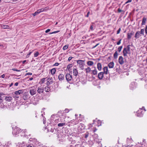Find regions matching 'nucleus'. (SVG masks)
Returning <instances> with one entry per match:
<instances>
[{
    "label": "nucleus",
    "instance_id": "obj_1",
    "mask_svg": "<svg viewBox=\"0 0 147 147\" xmlns=\"http://www.w3.org/2000/svg\"><path fill=\"white\" fill-rule=\"evenodd\" d=\"M130 46L129 45H128L123 49V52L124 56H127V54H131Z\"/></svg>",
    "mask_w": 147,
    "mask_h": 147
},
{
    "label": "nucleus",
    "instance_id": "obj_2",
    "mask_svg": "<svg viewBox=\"0 0 147 147\" xmlns=\"http://www.w3.org/2000/svg\"><path fill=\"white\" fill-rule=\"evenodd\" d=\"M65 78L67 81L69 82H71L72 80H73V81L74 80L75 82L76 81L75 79L72 78V76L69 74H66L65 76ZM77 81V80L76 79V81Z\"/></svg>",
    "mask_w": 147,
    "mask_h": 147
},
{
    "label": "nucleus",
    "instance_id": "obj_3",
    "mask_svg": "<svg viewBox=\"0 0 147 147\" xmlns=\"http://www.w3.org/2000/svg\"><path fill=\"white\" fill-rule=\"evenodd\" d=\"M84 61L81 60H79L77 61V63L78 64L80 67L82 69H83L85 65Z\"/></svg>",
    "mask_w": 147,
    "mask_h": 147
},
{
    "label": "nucleus",
    "instance_id": "obj_4",
    "mask_svg": "<svg viewBox=\"0 0 147 147\" xmlns=\"http://www.w3.org/2000/svg\"><path fill=\"white\" fill-rule=\"evenodd\" d=\"M21 132V129L18 127H16L15 128L13 129L12 133L15 135H16Z\"/></svg>",
    "mask_w": 147,
    "mask_h": 147
},
{
    "label": "nucleus",
    "instance_id": "obj_5",
    "mask_svg": "<svg viewBox=\"0 0 147 147\" xmlns=\"http://www.w3.org/2000/svg\"><path fill=\"white\" fill-rule=\"evenodd\" d=\"M30 93L31 96L35 94L36 93V89L32 88L30 90Z\"/></svg>",
    "mask_w": 147,
    "mask_h": 147
},
{
    "label": "nucleus",
    "instance_id": "obj_6",
    "mask_svg": "<svg viewBox=\"0 0 147 147\" xmlns=\"http://www.w3.org/2000/svg\"><path fill=\"white\" fill-rule=\"evenodd\" d=\"M118 61L120 65L123 64L124 62V61L123 60V58L122 56H120L119 57L118 59Z\"/></svg>",
    "mask_w": 147,
    "mask_h": 147
},
{
    "label": "nucleus",
    "instance_id": "obj_7",
    "mask_svg": "<svg viewBox=\"0 0 147 147\" xmlns=\"http://www.w3.org/2000/svg\"><path fill=\"white\" fill-rule=\"evenodd\" d=\"M44 91V88L42 86H39L38 87L37 90V92H38L40 94L43 92Z\"/></svg>",
    "mask_w": 147,
    "mask_h": 147
},
{
    "label": "nucleus",
    "instance_id": "obj_8",
    "mask_svg": "<svg viewBox=\"0 0 147 147\" xmlns=\"http://www.w3.org/2000/svg\"><path fill=\"white\" fill-rule=\"evenodd\" d=\"M58 79L59 81H61L64 79V76L63 74H60L58 76Z\"/></svg>",
    "mask_w": 147,
    "mask_h": 147
},
{
    "label": "nucleus",
    "instance_id": "obj_9",
    "mask_svg": "<svg viewBox=\"0 0 147 147\" xmlns=\"http://www.w3.org/2000/svg\"><path fill=\"white\" fill-rule=\"evenodd\" d=\"M13 99L11 96H6L5 98V100L7 102H10Z\"/></svg>",
    "mask_w": 147,
    "mask_h": 147
},
{
    "label": "nucleus",
    "instance_id": "obj_10",
    "mask_svg": "<svg viewBox=\"0 0 147 147\" xmlns=\"http://www.w3.org/2000/svg\"><path fill=\"white\" fill-rule=\"evenodd\" d=\"M62 111H59L58 112V115H59V116L60 117H62L63 116H64V117H65V116L66 115L65 113H61Z\"/></svg>",
    "mask_w": 147,
    "mask_h": 147
},
{
    "label": "nucleus",
    "instance_id": "obj_11",
    "mask_svg": "<svg viewBox=\"0 0 147 147\" xmlns=\"http://www.w3.org/2000/svg\"><path fill=\"white\" fill-rule=\"evenodd\" d=\"M23 92L22 90H19L14 92V94L17 95H19Z\"/></svg>",
    "mask_w": 147,
    "mask_h": 147
},
{
    "label": "nucleus",
    "instance_id": "obj_12",
    "mask_svg": "<svg viewBox=\"0 0 147 147\" xmlns=\"http://www.w3.org/2000/svg\"><path fill=\"white\" fill-rule=\"evenodd\" d=\"M104 73L102 72H100L99 73L98 75V78L101 80L102 79L103 77Z\"/></svg>",
    "mask_w": 147,
    "mask_h": 147
},
{
    "label": "nucleus",
    "instance_id": "obj_13",
    "mask_svg": "<svg viewBox=\"0 0 147 147\" xmlns=\"http://www.w3.org/2000/svg\"><path fill=\"white\" fill-rule=\"evenodd\" d=\"M114 64L113 62L110 63L108 65V66L110 68H113L114 66Z\"/></svg>",
    "mask_w": 147,
    "mask_h": 147
},
{
    "label": "nucleus",
    "instance_id": "obj_14",
    "mask_svg": "<svg viewBox=\"0 0 147 147\" xmlns=\"http://www.w3.org/2000/svg\"><path fill=\"white\" fill-rule=\"evenodd\" d=\"M104 70L103 73L105 74H108V69L107 67H105L103 69Z\"/></svg>",
    "mask_w": 147,
    "mask_h": 147
},
{
    "label": "nucleus",
    "instance_id": "obj_15",
    "mask_svg": "<svg viewBox=\"0 0 147 147\" xmlns=\"http://www.w3.org/2000/svg\"><path fill=\"white\" fill-rule=\"evenodd\" d=\"M73 73L74 75L75 76H76L78 74V71L76 68H74L73 70Z\"/></svg>",
    "mask_w": 147,
    "mask_h": 147
},
{
    "label": "nucleus",
    "instance_id": "obj_16",
    "mask_svg": "<svg viewBox=\"0 0 147 147\" xmlns=\"http://www.w3.org/2000/svg\"><path fill=\"white\" fill-rule=\"evenodd\" d=\"M140 34V32L139 31H137L136 33L135 37L136 39L138 38L139 37Z\"/></svg>",
    "mask_w": 147,
    "mask_h": 147
},
{
    "label": "nucleus",
    "instance_id": "obj_17",
    "mask_svg": "<svg viewBox=\"0 0 147 147\" xmlns=\"http://www.w3.org/2000/svg\"><path fill=\"white\" fill-rule=\"evenodd\" d=\"M95 122H97V125L98 126L101 125V121L100 120H97V121H95V120H94L93 121V123H92V124H93L94 123H95Z\"/></svg>",
    "mask_w": 147,
    "mask_h": 147
},
{
    "label": "nucleus",
    "instance_id": "obj_18",
    "mask_svg": "<svg viewBox=\"0 0 147 147\" xmlns=\"http://www.w3.org/2000/svg\"><path fill=\"white\" fill-rule=\"evenodd\" d=\"M97 68L99 70H101L102 69V65L100 63H98L97 65Z\"/></svg>",
    "mask_w": 147,
    "mask_h": 147
},
{
    "label": "nucleus",
    "instance_id": "obj_19",
    "mask_svg": "<svg viewBox=\"0 0 147 147\" xmlns=\"http://www.w3.org/2000/svg\"><path fill=\"white\" fill-rule=\"evenodd\" d=\"M44 89L45 91L47 92H49L50 90V88L48 86L45 87L44 88Z\"/></svg>",
    "mask_w": 147,
    "mask_h": 147
},
{
    "label": "nucleus",
    "instance_id": "obj_20",
    "mask_svg": "<svg viewBox=\"0 0 147 147\" xmlns=\"http://www.w3.org/2000/svg\"><path fill=\"white\" fill-rule=\"evenodd\" d=\"M146 20V18L145 17H144L142 19V22L141 24L142 25L145 24Z\"/></svg>",
    "mask_w": 147,
    "mask_h": 147
},
{
    "label": "nucleus",
    "instance_id": "obj_21",
    "mask_svg": "<svg viewBox=\"0 0 147 147\" xmlns=\"http://www.w3.org/2000/svg\"><path fill=\"white\" fill-rule=\"evenodd\" d=\"M56 72V69L55 68H53L51 70L50 72L52 75L55 74Z\"/></svg>",
    "mask_w": 147,
    "mask_h": 147
},
{
    "label": "nucleus",
    "instance_id": "obj_22",
    "mask_svg": "<svg viewBox=\"0 0 147 147\" xmlns=\"http://www.w3.org/2000/svg\"><path fill=\"white\" fill-rule=\"evenodd\" d=\"M65 125H66L65 123H59L57 125L58 127H61Z\"/></svg>",
    "mask_w": 147,
    "mask_h": 147
},
{
    "label": "nucleus",
    "instance_id": "obj_23",
    "mask_svg": "<svg viewBox=\"0 0 147 147\" xmlns=\"http://www.w3.org/2000/svg\"><path fill=\"white\" fill-rule=\"evenodd\" d=\"M118 55V54L117 53V51H116L114 54L113 56L114 58L115 59H117V57Z\"/></svg>",
    "mask_w": 147,
    "mask_h": 147
},
{
    "label": "nucleus",
    "instance_id": "obj_24",
    "mask_svg": "<svg viewBox=\"0 0 147 147\" xmlns=\"http://www.w3.org/2000/svg\"><path fill=\"white\" fill-rule=\"evenodd\" d=\"M86 73H89L91 71V68L88 67L86 69Z\"/></svg>",
    "mask_w": 147,
    "mask_h": 147
},
{
    "label": "nucleus",
    "instance_id": "obj_25",
    "mask_svg": "<svg viewBox=\"0 0 147 147\" xmlns=\"http://www.w3.org/2000/svg\"><path fill=\"white\" fill-rule=\"evenodd\" d=\"M72 64H70L67 66V69L68 70L70 71L71 70L70 68L72 67Z\"/></svg>",
    "mask_w": 147,
    "mask_h": 147
},
{
    "label": "nucleus",
    "instance_id": "obj_26",
    "mask_svg": "<svg viewBox=\"0 0 147 147\" xmlns=\"http://www.w3.org/2000/svg\"><path fill=\"white\" fill-rule=\"evenodd\" d=\"M98 135L96 134H94V141H96V142L97 141V139H98Z\"/></svg>",
    "mask_w": 147,
    "mask_h": 147
},
{
    "label": "nucleus",
    "instance_id": "obj_27",
    "mask_svg": "<svg viewBox=\"0 0 147 147\" xmlns=\"http://www.w3.org/2000/svg\"><path fill=\"white\" fill-rule=\"evenodd\" d=\"M94 69L92 70V74L94 75L96 74H97V70L94 67Z\"/></svg>",
    "mask_w": 147,
    "mask_h": 147
},
{
    "label": "nucleus",
    "instance_id": "obj_28",
    "mask_svg": "<svg viewBox=\"0 0 147 147\" xmlns=\"http://www.w3.org/2000/svg\"><path fill=\"white\" fill-rule=\"evenodd\" d=\"M1 27L3 29H7L9 27V26L6 25H2L1 26Z\"/></svg>",
    "mask_w": 147,
    "mask_h": 147
},
{
    "label": "nucleus",
    "instance_id": "obj_29",
    "mask_svg": "<svg viewBox=\"0 0 147 147\" xmlns=\"http://www.w3.org/2000/svg\"><path fill=\"white\" fill-rule=\"evenodd\" d=\"M33 51L34 50H33L32 51L30 52L29 53L26 55V57L27 58H28L30 54L33 52Z\"/></svg>",
    "mask_w": 147,
    "mask_h": 147
},
{
    "label": "nucleus",
    "instance_id": "obj_30",
    "mask_svg": "<svg viewBox=\"0 0 147 147\" xmlns=\"http://www.w3.org/2000/svg\"><path fill=\"white\" fill-rule=\"evenodd\" d=\"M144 29H141L140 32V34L143 35H144Z\"/></svg>",
    "mask_w": 147,
    "mask_h": 147
},
{
    "label": "nucleus",
    "instance_id": "obj_31",
    "mask_svg": "<svg viewBox=\"0 0 147 147\" xmlns=\"http://www.w3.org/2000/svg\"><path fill=\"white\" fill-rule=\"evenodd\" d=\"M122 48V46H121L119 47L117 49V51L119 52H120L121 51V49Z\"/></svg>",
    "mask_w": 147,
    "mask_h": 147
},
{
    "label": "nucleus",
    "instance_id": "obj_32",
    "mask_svg": "<svg viewBox=\"0 0 147 147\" xmlns=\"http://www.w3.org/2000/svg\"><path fill=\"white\" fill-rule=\"evenodd\" d=\"M68 47V45H65L64 46H63V50H65L66 49H67Z\"/></svg>",
    "mask_w": 147,
    "mask_h": 147
},
{
    "label": "nucleus",
    "instance_id": "obj_33",
    "mask_svg": "<svg viewBox=\"0 0 147 147\" xmlns=\"http://www.w3.org/2000/svg\"><path fill=\"white\" fill-rule=\"evenodd\" d=\"M87 65H88L91 66L92 65V61H88L87 63Z\"/></svg>",
    "mask_w": 147,
    "mask_h": 147
},
{
    "label": "nucleus",
    "instance_id": "obj_34",
    "mask_svg": "<svg viewBox=\"0 0 147 147\" xmlns=\"http://www.w3.org/2000/svg\"><path fill=\"white\" fill-rule=\"evenodd\" d=\"M127 38L129 39H130L131 38V35L130 34H129V33H127Z\"/></svg>",
    "mask_w": 147,
    "mask_h": 147
},
{
    "label": "nucleus",
    "instance_id": "obj_35",
    "mask_svg": "<svg viewBox=\"0 0 147 147\" xmlns=\"http://www.w3.org/2000/svg\"><path fill=\"white\" fill-rule=\"evenodd\" d=\"M55 131L56 130L54 128H51L50 130V131L52 133L55 132Z\"/></svg>",
    "mask_w": 147,
    "mask_h": 147
},
{
    "label": "nucleus",
    "instance_id": "obj_36",
    "mask_svg": "<svg viewBox=\"0 0 147 147\" xmlns=\"http://www.w3.org/2000/svg\"><path fill=\"white\" fill-rule=\"evenodd\" d=\"M59 32V31H54V32H50V33H49V34H53L56 33H58V32Z\"/></svg>",
    "mask_w": 147,
    "mask_h": 147
},
{
    "label": "nucleus",
    "instance_id": "obj_37",
    "mask_svg": "<svg viewBox=\"0 0 147 147\" xmlns=\"http://www.w3.org/2000/svg\"><path fill=\"white\" fill-rule=\"evenodd\" d=\"M45 79H46L45 78H43L42 79H41V82L42 83H44L45 82Z\"/></svg>",
    "mask_w": 147,
    "mask_h": 147
},
{
    "label": "nucleus",
    "instance_id": "obj_38",
    "mask_svg": "<svg viewBox=\"0 0 147 147\" xmlns=\"http://www.w3.org/2000/svg\"><path fill=\"white\" fill-rule=\"evenodd\" d=\"M39 55V53L38 52H36L34 54V57H37Z\"/></svg>",
    "mask_w": 147,
    "mask_h": 147
},
{
    "label": "nucleus",
    "instance_id": "obj_39",
    "mask_svg": "<svg viewBox=\"0 0 147 147\" xmlns=\"http://www.w3.org/2000/svg\"><path fill=\"white\" fill-rule=\"evenodd\" d=\"M49 81L50 80L49 79H48L47 80V82L46 83V84L48 86L50 84V82H49Z\"/></svg>",
    "mask_w": 147,
    "mask_h": 147
},
{
    "label": "nucleus",
    "instance_id": "obj_40",
    "mask_svg": "<svg viewBox=\"0 0 147 147\" xmlns=\"http://www.w3.org/2000/svg\"><path fill=\"white\" fill-rule=\"evenodd\" d=\"M12 70L13 71H16L18 72H20V71L21 70H18L16 69L15 68H13L12 69Z\"/></svg>",
    "mask_w": 147,
    "mask_h": 147
},
{
    "label": "nucleus",
    "instance_id": "obj_41",
    "mask_svg": "<svg viewBox=\"0 0 147 147\" xmlns=\"http://www.w3.org/2000/svg\"><path fill=\"white\" fill-rule=\"evenodd\" d=\"M32 73H30V72H28V73H26L25 76H26L27 75H32Z\"/></svg>",
    "mask_w": 147,
    "mask_h": 147
},
{
    "label": "nucleus",
    "instance_id": "obj_42",
    "mask_svg": "<svg viewBox=\"0 0 147 147\" xmlns=\"http://www.w3.org/2000/svg\"><path fill=\"white\" fill-rule=\"evenodd\" d=\"M121 30V29L120 28H119L118 30L117 31V34H119L120 33V31Z\"/></svg>",
    "mask_w": 147,
    "mask_h": 147
},
{
    "label": "nucleus",
    "instance_id": "obj_43",
    "mask_svg": "<svg viewBox=\"0 0 147 147\" xmlns=\"http://www.w3.org/2000/svg\"><path fill=\"white\" fill-rule=\"evenodd\" d=\"M121 39H120L119 40V41L117 43V45H120L121 43Z\"/></svg>",
    "mask_w": 147,
    "mask_h": 147
},
{
    "label": "nucleus",
    "instance_id": "obj_44",
    "mask_svg": "<svg viewBox=\"0 0 147 147\" xmlns=\"http://www.w3.org/2000/svg\"><path fill=\"white\" fill-rule=\"evenodd\" d=\"M65 113H68L69 111V110L68 109H66L65 110Z\"/></svg>",
    "mask_w": 147,
    "mask_h": 147
},
{
    "label": "nucleus",
    "instance_id": "obj_45",
    "mask_svg": "<svg viewBox=\"0 0 147 147\" xmlns=\"http://www.w3.org/2000/svg\"><path fill=\"white\" fill-rule=\"evenodd\" d=\"M145 32L146 34H147V26H146L145 28Z\"/></svg>",
    "mask_w": 147,
    "mask_h": 147
},
{
    "label": "nucleus",
    "instance_id": "obj_46",
    "mask_svg": "<svg viewBox=\"0 0 147 147\" xmlns=\"http://www.w3.org/2000/svg\"><path fill=\"white\" fill-rule=\"evenodd\" d=\"M3 100L2 99V97L1 96L0 97V104L2 102Z\"/></svg>",
    "mask_w": 147,
    "mask_h": 147
},
{
    "label": "nucleus",
    "instance_id": "obj_47",
    "mask_svg": "<svg viewBox=\"0 0 147 147\" xmlns=\"http://www.w3.org/2000/svg\"><path fill=\"white\" fill-rule=\"evenodd\" d=\"M49 8L48 7H46L44 8H43L44 9V11H46L47 10L49 9Z\"/></svg>",
    "mask_w": 147,
    "mask_h": 147
},
{
    "label": "nucleus",
    "instance_id": "obj_48",
    "mask_svg": "<svg viewBox=\"0 0 147 147\" xmlns=\"http://www.w3.org/2000/svg\"><path fill=\"white\" fill-rule=\"evenodd\" d=\"M38 14V13L36 11L33 14V15L34 16H36V15H37Z\"/></svg>",
    "mask_w": 147,
    "mask_h": 147
},
{
    "label": "nucleus",
    "instance_id": "obj_49",
    "mask_svg": "<svg viewBox=\"0 0 147 147\" xmlns=\"http://www.w3.org/2000/svg\"><path fill=\"white\" fill-rule=\"evenodd\" d=\"M59 65V63H55V64H54V65H53V66H57L58 65Z\"/></svg>",
    "mask_w": 147,
    "mask_h": 147
},
{
    "label": "nucleus",
    "instance_id": "obj_50",
    "mask_svg": "<svg viewBox=\"0 0 147 147\" xmlns=\"http://www.w3.org/2000/svg\"><path fill=\"white\" fill-rule=\"evenodd\" d=\"M51 30L50 29H48L47 30L45 31V32L46 33H48V32H50Z\"/></svg>",
    "mask_w": 147,
    "mask_h": 147
},
{
    "label": "nucleus",
    "instance_id": "obj_51",
    "mask_svg": "<svg viewBox=\"0 0 147 147\" xmlns=\"http://www.w3.org/2000/svg\"><path fill=\"white\" fill-rule=\"evenodd\" d=\"M72 58H73V57H69L68 59V61H70L72 59Z\"/></svg>",
    "mask_w": 147,
    "mask_h": 147
},
{
    "label": "nucleus",
    "instance_id": "obj_52",
    "mask_svg": "<svg viewBox=\"0 0 147 147\" xmlns=\"http://www.w3.org/2000/svg\"><path fill=\"white\" fill-rule=\"evenodd\" d=\"M131 1L132 0H128V1L125 3H128L131 2Z\"/></svg>",
    "mask_w": 147,
    "mask_h": 147
},
{
    "label": "nucleus",
    "instance_id": "obj_53",
    "mask_svg": "<svg viewBox=\"0 0 147 147\" xmlns=\"http://www.w3.org/2000/svg\"><path fill=\"white\" fill-rule=\"evenodd\" d=\"M130 35H131V36H132L134 34V32H131V33H129Z\"/></svg>",
    "mask_w": 147,
    "mask_h": 147
},
{
    "label": "nucleus",
    "instance_id": "obj_54",
    "mask_svg": "<svg viewBox=\"0 0 147 147\" xmlns=\"http://www.w3.org/2000/svg\"><path fill=\"white\" fill-rule=\"evenodd\" d=\"M44 9H43V8H41L40 9V11L41 12H42L44 11Z\"/></svg>",
    "mask_w": 147,
    "mask_h": 147
},
{
    "label": "nucleus",
    "instance_id": "obj_55",
    "mask_svg": "<svg viewBox=\"0 0 147 147\" xmlns=\"http://www.w3.org/2000/svg\"><path fill=\"white\" fill-rule=\"evenodd\" d=\"M22 131L24 133H25L26 132V130L25 129L24 130H21V131Z\"/></svg>",
    "mask_w": 147,
    "mask_h": 147
},
{
    "label": "nucleus",
    "instance_id": "obj_56",
    "mask_svg": "<svg viewBox=\"0 0 147 147\" xmlns=\"http://www.w3.org/2000/svg\"><path fill=\"white\" fill-rule=\"evenodd\" d=\"M38 13H38H40L41 12H40V9H39L37 11H36Z\"/></svg>",
    "mask_w": 147,
    "mask_h": 147
},
{
    "label": "nucleus",
    "instance_id": "obj_57",
    "mask_svg": "<svg viewBox=\"0 0 147 147\" xmlns=\"http://www.w3.org/2000/svg\"><path fill=\"white\" fill-rule=\"evenodd\" d=\"M130 86L131 87H132V88H134V84L133 85V84H131L130 85Z\"/></svg>",
    "mask_w": 147,
    "mask_h": 147
},
{
    "label": "nucleus",
    "instance_id": "obj_58",
    "mask_svg": "<svg viewBox=\"0 0 147 147\" xmlns=\"http://www.w3.org/2000/svg\"><path fill=\"white\" fill-rule=\"evenodd\" d=\"M1 77L2 78H4L5 77V75L4 74H3V75H2L1 76Z\"/></svg>",
    "mask_w": 147,
    "mask_h": 147
},
{
    "label": "nucleus",
    "instance_id": "obj_59",
    "mask_svg": "<svg viewBox=\"0 0 147 147\" xmlns=\"http://www.w3.org/2000/svg\"><path fill=\"white\" fill-rule=\"evenodd\" d=\"M118 12L119 13V12H121L122 11V10L120 9L119 8L118 9Z\"/></svg>",
    "mask_w": 147,
    "mask_h": 147
},
{
    "label": "nucleus",
    "instance_id": "obj_60",
    "mask_svg": "<svg viewBox=\"0 0 147 147\" xmlns=\"http://www.w3.org/2000/svg\"><path fill=\"white\" fill-rule=\"evenodd\" d=\"M99 45V44H97L96 45H95L93 46V47H92V48H94L96 47L97 45Z\"/></svg>",
    "mask_w": 147,
    "mask_h": 147
},
{
    "label": "nucleus",
    "instance_id": "obj_61",
    "mask_svg": "<svg viewBox=\"0 0 147 147\" xmlns=\"http://www.w3.org/2000/svg\"><path fill=\"white\" fill-rule=\"evenodd\" d=\"M18 84V83L17 82L14 85L16 86H17Z\"/></svg>",
    "mask_w": 147,
    "mask_h": 147
},
{
    "label": "nucleus",
    "instance_id": "obj_62",
    "mask_svg": "<svg viewBox=\"0 0 147 147\" xmlns=\"http://www.w3.org/2000/svg\"><path fill=\"white\" fill-rule=\"evenodd\" d=\"M142 110H144L145 111H146V110L145 109V108H144V107H143L142 108Z\"/></svg>",
    "mask_w": 147,
    "mask_h": 147
},
{
    "label": "nucleus",
    "instance_id": "obj_63",
    "mask_svg": "<svg viewBox=\"0 0 147 147\" xmlns=\"http://www.w3.org/2000/svg\"><path fill=\"white\" fill-rule=\"evenodd\" d=\"M89 12H88V13H87V15L86 16V17H88V16L89 15Z\"/></svg>",
    "mask_w": 147,
    "mask_h": 147
},
{
    "label": "nucleus",
    "instance_id": "obj_64",
    "mask_svg": "<svg viewBox=\"0 0 147 147\" xmlns=\"http://www.w3.org/2000/svg\"><path fill=\"white\" fill-rule=\"evenodd\" d=\"M27 147H32V146L30 145H28Z\"/></svg>",
    "mask_w": 147,
    "mask_h": 147
}]
</instances>
